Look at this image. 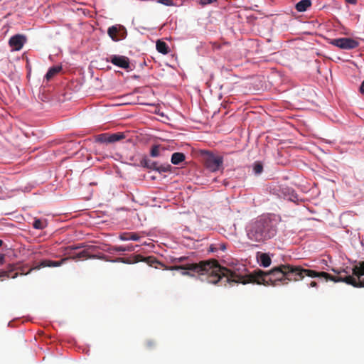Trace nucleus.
<instances>
[{"mask_svg":"<svg viewBox=\"0 0 364 364\" xmlns=\"http://www.w3.org/2000/svg\"><path fill=\"white\" fill-rule=\"evenodd\" d=\"M342 269L340 270L333 269V271L338 276H332L325 272H316L315 270L304 269L301 266H294L291 264H281L275 267L270 271L264 272L261 269L255 270V274L252 278H257L258 279V284L276 285L275 282H281L283 284H288L290 281H298L302 279L305 276L309 277H319L323 278L326 281L331 280L334 282H345L352 283V278L347 277V274L350 273V270Z\"/></svg>","mask_w":364,"mask_h":364,"instance_id":"nucleus-1","label":"nucleus"},{"mask_svg":"<svg viewBox=\"0 0 364 364\" xmlns=\"http://www.w3.org/2000/svg\"><path fill=\"white\" fill-rule=\"evenodd\" d=\"M177 268H183L178 267ZM184 269L193 270L198 273L201 281H206L213 284L226 285V283H257V278H252L255 271L247 274V268L242 264H236L230 268L220 265L216 259L200 261L198 264H189Z\"/></svg>","mask_w":364,"mask_h":364,"instance_id":"nucleus-2","label":"nucleus"},{"mask_svg":"<svg viewBox=\"0 0 364 364\" xmlns=\"http://www.w3.org/2000/svg\"><path fill=\"white\" fill-rule=\"evenodd\" d=\"M277 228L272 220L267 217H260L252 222L247 230L248 238L255 242H264L273 237Z\"/></svg>","mask_w":364,"mask_h":364,"instance_id":"nucleus-3","label":"nucleus"},{"mask_svg":"<svg viewBox=\"0 0 364 364\" xmlns=\"http://www.w3.org/2000/svg\"><path fill=\"white\" fill-rule=\"evenodd\" d=\"M81 247V246H69L68 248H67V250H68V253L69 255H70V256L69 257H66V258H63L60 261H52V260H49V259H44V260H42L39 264L35 266L33 268H30L26 272H24V269L22 268L21 269V274H29L33 269H40L41 268H43V267H59L62 264H63L64 262H65L67 260H68L69 259H95V258H98V259H104L105 257L102 256V257H98L97 255H90L88 251L85 250H82L79 253H77L75 255H72V252L71 251L72 250H77V249H80Z\"/></svg>","mask_w":364,"mask_h":364,"instance_id":"nucleus-4","label":"nucleus"},{"mask_svg":"<svg viewBox=\"0 0 364 364\" xmlns=\"http://www.w3.org/2000/svg\"><path fill=\"white\" fill-rule=\"evenodd\" d=\"M352 275L347 274V277L352 278V283H347L355 287H364V260L351 269Z\"/></svg>","mask_w":364,"mask_h":364,"instance_id":"nucleus-5","label":"nucleus"},{"mask_svg":"<svg viewBox=\"0 0 364 364\" xmlns=\"http://www.w3.org/2000/svg\"><path fill=\"white\" fill-rule=\"evenodd\" d=\"M332 45L338 47L341 49L350 50L357 48L359 43L350 38H340L332 40Z\"/></svg>","mask_w":364,"mask_h":364,"instance_id":"nucleus-6","label":"nucleus"},{"mask_svg":"<svg viewBox=\"0 0 364 364\" xmlns=\"http://www.w3.org/2000/svg\"><path fill=\"white\" fill-rule=\"evenodd\" d=\"M223 159L220 156H215L212 154L208 155L205 160V165L210 171H218L223 166Z\"/></svg>","mask_w":364,"mask_h":364,"instance_id":"nucleus-7","label":"nucleus"},{"mask_svg":"<svg viewBox=\"0 0 364 364\" xmlns=\"http://www.w3.org/2000/svg\"><path fill=\"white\" fill-rule=\"evenodd\" d=\"M107 62L112 63L113 65L125 69L132 70L130 68V61L129 58L124 55H112L107 60Z\"/></svg>","mask_w":364,"mask_h":364,"instance_id":"nucleus-8","label":"nucleus"},{"mask_svg":"<svg viewBox=\"0 0 364 364\" xmlns=\"http://www.w3.org/2000/svg\"><path fill=\"white\" fill-rule=\"evenodd\" d=\"M107 33L113 41H118L125 38L127 31L122 26H112L108 28Z\"/></svg>","mask_w":364,"mask_h":364,"instance_id":"nucleus-9","label":"nucleus"},{"mask_svg":"<svg viewBox=\"0 0 364 364\" xmlns=\"http://www.w3.org/2000/svg\"><path fill=\"white\" fill-rule=\"evenodd\" d=\"M26 41V38L24 36L21 34H17L14 36H12L9 41V46L12 48L14 50H20L24 43Z\"/></svg>","mask_w":364,"mask_h":364,"instance_id":"nucleus-10","label":"nucleus"},{"mask_svg":"<svg viewBox=\"0 0 364 364\" xmlns=\"http://www.w3.org/2000/svg\"><path fill=\"white\" fill-rule=\"evenodd\" d=\"M17 268L14 264H9L6 270L0 272V279L3 280L4 278H16L18 276V273H15L11 275V273Z\"/></svg>","mask_w":364,"mask_h":364,"instance_id":"nucleus-11","label":"nucleus"},{"mask_svg":"<svg viewBox=\"0 0 364 364\" xmlns=\"http://www.w3.org/2000/svg\"><path fill=\"white\" fill-rule=\"evenodd\" d=\"M257 259L259 262L260 266L268 267L272 263V259L267 253L258 252L257 253Z\"/></svg>","mask_w":364,"mask_h":364,"instance_id":"nucleus-12","label":"nucleus"},{"mask_svg":"<svg viewBox=\"0 0 364 364\" xmlns=\"http://www.w3.org/2000/svg\"><path fill=\"white\" fill-rule=\"evenodd\" d=\"M143 256L140 255H134L129 258L118 257L113 260L115 262H122L126 264H134L142 261Z\"/></svg>","mask_w":364,"mask_h":364,"instance_id":"nucleus-13","label":"nucleus"},{"mask_svg":"<svg viewBox=\"0 0 364 364\" xmlns=\"http://www.w3.org/2000/svg\"><path fill=\"white\" fill-rule=\"evenodd\" d=\"M119 239L123 241L134 240L137 241L140 239L138 233L134 232H122L119 236Z\"/></svg>","mask_w":364,"mask_h":364,"instance_id":"nucleus-14","label":"nucleus"},{"mask_svg":"<svg viewBox=\"0 0 364 364\" xmlns=\"http://www.w3.org/2000/svg\"><path fill=\"white\" fill-rule=\"evenodd\" d=\"M135 250V247L132 245L127 246H112L109 248L108 252H133Z\"/></svg>","mask_w":364,"mask_h":364,"instance_id":"nucleus-15","label":"nucleus"},{"mask_svg":"<svg viewBox=\"0 0 364 364\" xmlns=\"http://www.w3.org/2000/svg\"><path fill=\"white\" fill-rule=\"evenodd\" d=\"M311 6V0H301L296 4L295 8L299 12H304L306 11Z\"/></svg>","mask_w":364,"mask_h":364,"instance_id":"nucleus-16","label":"nucleus"},{"mask_svg":"<svg viewBox=\"0 0 364 364\" xmlns=\"http://www.w3.org/2000/svg\"><path fill=\"white\" fill-rule=\"evenodd\" d=\"M198 263L199 262L188 263V264H183V265H174V266L170 267L169 269H171V270H179V269H181V270H183V272H182V274L183 275H185V276H193V274L191 272L196 273V272H194L193 270L184 269V268H176V267H184L188 266L189 264H198ZM196 274H198V273L196 272Z\"/></svg>","mask_w":364,"mask_h":364,"instance_id":"nucleus-17","label":"nucleus"},{"mask_svg":"<svg viewBox=\"0 0 364 364\" xmlns=\"http://www.w3.org/2000/svg\"><path fill=\"white\" fill-rule=\"evenodd\" d=\"M156 50L159 53H161L164 55L168 54L170 51V49L168 45L162 41L158 40L156 42Z\"/></svg>","mask_w":364,"mask_h":364,"instance_id":"nucleus-18","label":"nucleus"},{"mask_svg":"<svg viewBox=\"0 0 364 364\" xmlns=\"http://www.w3.org/2000/svg\"><path fill=\"white\" fill-rule=\"evenodd\" d=\"M186 159L184 154L181 152H175L171 156V161L174 165H178Z\"/></svg>","mask_w":364,"mask_h":364,"instance_id":"nucleus-19","label":"nucleus"},{"mask_svg":"<svg viewBox=\"0 0 364 364\" xmlns=\"http://www.w3.org/2000/svg\"><path fill=\"white\" fill-rule=\"evenodd\" d=\"M61 70L60 66H55L50 68L48 71L47 72L45 77L46 79L49 81L50 79H52L57 73H58Z\"/></svg>","mask_w":364,"mask_h":364,"instance_id":"nucleus-20","label":"nucleus"},{"mask_svg":"<svg viewBox=\"0 0 364 364\" xmlns=\"http://www.w3.org/2000/svg\"><path fill=\"white\" fill-rule=\"evenodd\" d=\"M126 136L123 132L109 134V144L114 143L125 139Z\"/></svg>","mask_w":364,"mask_h":364,"instance_id":"nucleus-21","label":"nucleus"},{"mask_svg":"<svg viewBox=\"0 0 364 364\" xmlns=\"http://www.w3.org/2000/svg\"><path fill=\"white\" fill-rule=\"evenodd\" d=\"M95 141L99 143L109 144V134L103 133L96 136Z\"/></svg>","mask_w":364,"mask_h":364,"instance_id":"nucleus-22","label":"nucleus"},{"mask_svg":"<svg viewBox=\"0 0 364 364\" xmlns=\"http://www.w3.org/2000/svg\"><path fill=\"white\" fill-rule=\"evenodd\" d=\"M46 226V223L45 221H43L40 219H35L33 223V227L35 229L43 230Z\"/></svg>","mask_w":364,"mask_h":364,"instance_id":"nucleus-23","label":"nucleus"},{"mask_svg":"<svg viewBox=\"0 0 364 364\" xmlns=\"http://www.w3.org/2000/svg\"><path fill=\"white\" fill-rule=\"evenodd\" d=\"M253 171L255 174H260L263 171V166L261 162L257 161L254 164Z\"/></svg>","mask_w":364,"mask_h":364,"instance_id":"nucleus-24","label":"nucleus"},{"mask_svg":"<svg viewBox=\"0 0 364 364\" xmlns=\"http://www.w3.org/2000/svg\"><path fill=\"white\" fill-rule=\"evenodd\" d=\"M141 262H145L149 264L150 266H152L154 264L159 263V262L154 257L149 256L147 257H144Z\"/></svg>","mask_w":364,"mask_h":364,"instance_id":"nucleus-25","label":"nucleus"},{"mask_svg":"<svg viewBox=\"0 0 364 364\" xmlns=\"http://www.w3.org/2000/svg\"><path fill=\"white\" fill-rule=\"evenodd\" d=\"M150 155L152 157L159 156V146L155 145V146H152L151 151H150Z\"/></svg>","mask_w":364,"mask_h":364,"instance_id":"nucleus-26","label":"nucleus"},{"mask_svg":"<svg viewBox=\"0 0 364 364\" xmlns=\"http://www.w3.org/2000/svg\"><path fill=\"white\" fill-rule=\"evenodd\" d=\"M171 166L170 164L159 165L158 171L159 172H168L171 171Z\"/></svg>","mask_w":364,"mask_h":364,"instance_id":"nucleus-27","label":"nucleus"},{"mask_svg":"<svg viewBox=\"0 0 364 364\" xmlns=\"http://www.w3.org/2000/svg\"><path fill=\"white\" fill-rule=\"evenodd\" d=\"M158 3L164 4L165 6H173L174 4L172 0H157Z\"/></svg>","mask_w":364,"mask_h":364,"instance_id":"nucleus-28","label":"nucleus"},{"mask_svg":"<svg viewBox=\"0 0 364 364\" xmlns=\"http://www.w3.org/2000/svg\"><path fill=\"white\" fill-rule=\"evenodd\" d=\"M141 164L144 167L149 168V164H151V161L149 159H144L143 160H141Z\"/></svg>","mask_w":364,"mask_h":364,"instance_id":"nucleus-29","label":"nucleus"},{"mask_svg":"<svg viewBox=\"0 0 364 364\" xmlns=\"http://www.w3.org/2000/svg\"><path fill=\"white\" fill-rule=\"evenodd\" d=\"M217 0H200V4L202 5V6H205L207 4H211V3H213L215 1H216Z\"/></svg>","mask_w":364,"mask_h":364,"instance_id":"nucleus-30","label":"nucleus"},{"mask_svg":"<svg viewBox=\"0 0 364 364\" xmlns=\"http://www.w3.org/2000/svg\"><path fill=\"white\" fill-rule=\"evenodd\" d=\"M149 168H151L153 170L158 171L159 169V165L156 162H151V164H149Z\"/></svg>","mask_w":364,"mask_h":364,"instance_id":"nucleus-31","label":"nucleus"},{"mask_svg":"<svg viewBox=\"0 0 364 364\" xmlns=\"http://www.w3.org/2000/svg\"><path fill=\"white\" fill-rule=\"evenodd\" d=\"M187 259H188V257H178V258H175L173 259V262H182L186 261Z\"/></svg>","mask_w":364,"mask_h":364,"instance_id":"nucleus-32","label":"nucleus"},{"mask_svg":"<svg viewBox=\"0 0 364 364\" xmlns=\"http://www.w3.org/2000/svg\"><path fill=\"white\" fill-rule=\"evenodd\" d=\"M218 250V248L215 245H211L209 247V251L214 252H216Z\"/></svg>","mask_w":364,"mask_h":364,"instance_id":"nucleus-33","label":"nucleus"},{"mask_svg":"<svg viewBox=\"0 0 364 364\" xmlns=\"http://www.w3.org/2000/svg\"><path fill=\"white\" fill-rule=\"evenodd\" d=\"M5 262V255H0V264H3Z\"/></svg>","mask_w":364,"mask_h":364,"instance_id":"nucleus-34","label":"nucleus"},{"mask_svg":"<svg viewBox=\"0 0 364 364\" xmlns=\"http://www.w3.org/2000/svg\"><path fill=\"white\" fill-rule=\"evenodd\" d=\"M360 92L363 94L364 93V80L363 81V82L361 83V85L360 87V89H359Z\"/></svg>","mask_w":364,"mask_h":364,"instance_id":"nucleus-35","label":"nucleus"},{"mask_svg":"<svg viewBox=\"0 0 364 364\" xmlns=\"http://www.w3.org/2000/svg\"><path fill=\"white\" fill-rule=\"evenodd\" d=\"M220 249L223 251L225 250H226V245L225 244H220Z\"/></svg>","mask_w":364,"mask_h":364,"instance_id":"nucleus-36","label":"nucleus"},{"mask_svg":"<svg viewBox=\"0 0 364 364\" xmlns=\"http://www.w3.org/2000/svg\"><path fill=\"white\" fill-rule=\"evenodd\" d=\"M309 286H310L311 287H317V283H316V282H314V281H312V282L310 283Z\"/></svg>","mask_w":364,"mask_h":364,"instance_id":"nucleus-37","label":"nucleus"},{"mask_svg":"<svg viewBox=\"0 0 364 364\" xmlns=\"http://www.w3.org/2000/svg\"><path fill=\"white\" fill-rule=\"evenodd\" d=\"M346 1L348 4H356V0H346Z\"/></svg>","mask_w":364,"mask_h":364,"instance_id":"nucleus-38","label":"nucleus"},{"mask_svg":"<svg viewBox=\"0 0 364 364\" xmlns=\"http://www.w3.org/2000/svg\"><path fill=\"white\" fill-rule=\"evenodd\" d=\"M147 345L151 347L154 345V343L153 341H149V342H147Z\"/></svg>","mask_w":364,"mask_h":364,"instance_id":"nucleus-39","label":"nucleus"},{"mask_svg":"<svg viewBox=\"0 0 364 364\" xmlns=\"http://www.w3.org/2000/svg\"><path fill=\"white\" fill-rule=\"evenodd\" d=\"M2 245H3V241L1 240H0V247H1Z\"/></svg>","mask_w":364,"mask_h":364,"instance_id":"nucleus-40","label":"nucleus"}]
</instances>
